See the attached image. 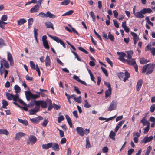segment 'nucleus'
Returning <instances> with one entry per match:
<instances>
[{"instance_id":"nucleus-26","label":"nucleus","mask_w":155,"mask_h":155,"mask_svg":"<svg viewBox=\"0 0 155 155\" xmlns=\"http://www.w3.org/2000/svg\"><path fill=\"white\" fill-rule=\"evenodd\" d=\"M27 22L26 20L24 18H21L17 21V25H21Z\"/></svg>"},{"instance_id":"nucleus-14","label":"nucleus","mask_w":155,"mask_h":155,"mask_svg":"<svg viewBox=\"0 0 155 155\" xmlns=\"http://www.w3.org/2000/svg\"><path fill=\"white\" fill-rule=\"evenodd\" d=\"M143 14H144L142 10H141L140 11H138L136 12L134 16L136 18H143L144 17Z\"/></svg>"},{"instance_id":"nucleus-54","label":"nucleus","mask_w":155,"mask_h":155,"mask_svg":"<svg viewBox=\"0 0 155 155\" xmlns=\"http://www.w3.org/2000/svg\"><path fill=\"white\" fill-rule=\"evenodd\" d=\"M106 61L110 65L111 67L113 66V63L109 58L107 57L105 58Z\"/></svg>"},{"instance_id":"nucleus-62","label":"nucleus","mask_w":155,"mask_h":155,"mask_svg":"<svg viewBox=\"0 0 155 155\" xmlns=\"http://www.w3.org/2000/svg\"><path fill=\"white\" fill-rule=\"evenodd\" d=\"M73 78L79 82L80 81H81V80H80V78H79V77L76 75H74L73 77Z\"/></svg>"},{"instance_id":"nucleus-21","label":"nucleus","mask_w":155,"mask_h":155,"mask_svg":"<svg viewBox=\"0 0 155 155\" xmlns=\"http://www.w3.org/2000/svg\"><path fill=\"white\" fill-rule=\"evenodd\" d=\"M51 64L50 59L49 57L47 55L45 59V65L46 66H49Z\"/></svg>"},{"instance_id":"nucleus-45","label":"nucleus","mask_w":155,"mask_h":155,"mask_svg":"<svg viewBox=\"0 0 155 155\" xmlns=\"http://www.w3.org/2000/svg\"><path fill=\"white\" fill-rule=\"evenodd\" d=\"M73 12V11L72 10H69L64 14H63L62 15V16H66V15H71Z\"/></svg>"},{"instance_id":"nucleus-49","label":"nucleus","mask_w":155,"mask_h":155,"mask_svg":"<svg viewBox=\"0 0 155 155\" xmlns=\"http://www.w3.org/2000/svg\"><path fill=\"white\" fill-rule=\"evenodd\" d=\"M64 117L63 115H61L58 118V121L59 123L63 120L64 119Z\"/></svg>"},{"instance_id":"nucleus-30","label":"nucleus","mask_w":155,"mask_h":155,"mask_svg":"<svg viewBox=\"0 0 155 155\" xmlns=\"http://www.w3.org/2000/svg\"><path fill=\"white\" fill-rule=\"evenodd\" d=\"M150 61V60H147L145 58H142L140 59V62L142 64H146Z\"/></svg>"},{"instance_id":"nucleus-2","label":"nucleus","mask_w":155,"mask_h":155,"mask_svg":"<svg viewBox=\"0 0 155 155\" xmlns=\"http://www.w3.org/2000/svg\"><path fill=\"white\" fill-rule=\"evenodd\" d=\"M76 131L79 135L81 136H83L85 134L87 135L90 132L89 129H85L84 130L82 127H78L76 129Z\"/></svg>"},{"instance_id":"nucleus-36","label":"nucleus","mask_w":155,"mask_h":155,"mask_svg":"<svg viewBox=\"0 0 155 155\" xmlns=\"http://www.w3.org/2000/svg\"><path fill=\"white\" fill-rule=\"evenodd\" d=\"M87 69L88 71V73L90 75V76L91 77V80L92 81H94V82H95V78L94 77L93 74L91 72V71L89 69H88L87 68Z\"/></svg>"},{"instance_id":"nucleus-48","label":"nucleus","mask_w":155,"mask_h":155,"mask_svg":"<svg viewBox=\"0 0 155 155\" xmlns=\"http://www.w3.org/2000/svg\"><path fill=\"white\" fill-rule=\"evenodd\" d=\"M108 38L111 41H113L114 40V38L113 36L109 32L108 35Z\"/></svg>"},{"instance_id":"nucleus-23","label":"nucleus","mask_w":155,"mask_h":155,"mask_svg":"<svg viewBox=\"0 0 155 155\" xmlns=\"http://www.w3.org/2000/svg\"><path fill=\"white\" fill-rule=\"evenodd\" d=\"M46 15L47 17H49L50 18H54L56 17V16L53 14L51 13L49 11H48L46 13Z\"/></svg>"},{"instance_id":"nucleus-29","label":"nucleus","mask_w":155,"mask_h":155,"mask_svg":"<svg viewBox=\"0 0 155 155\" xmlns=\"http://www.w3.org/2000/svg\"><path fill=\"white\" fill-rule=\"evenodd\" d=\"M144 14L146 13H150L152 12V10L149 8H144L142 9Z\"/></svg>"},{"instance_id":"nucleus-53","label":"nucleus","mask_w":155,"mask_h":155,"mask_svg":"<svg viewBox=\"0 0 155 155\" xmlns=\"http://www.w3.org/2000/svg\"><path fill=\"white\" fill-rule=\"evenodd\" d=\"M151 45L150 44H148L147 45L146 48H145V51H147L149 50H150V49L152 48H151Z\"/></svg>"},{"instance_id":"nucleus-56","label":"nucleus","mask_w":155,"mask_h":155,"mask_svg":"<svg viewBox=\"0 0 155 155\" xmlns=\"http://www.w3.org/2000/svg\"><path fill=\"white\" fill-rule=\"evenodd\" d=\"M78 48L79 50L81 51L84 52V53L87 54L88 53L87 51L85 49H84L82 47H78Z\"/></svg>"},{"instance_id":"nucleus-43","label":"nucleus","mask_w":155,"mask_h":155,"mask_svg":"<svg viewBox=\"0 0 155 155\" xmlns=\"http://www.w3.org/2000/svg\"><path fill=\"white\" fill-rule=\"evenodd\" d=\"M19 97V95L17 94H16L15 95H13L12 99L15 101H17V100H18Z\"/></svg>"},{"instance_id":"nucleus-32","label":"nucleus","mask_w":155,"mask_h":155,"mask_svg":"<svg viewBox=\"0 0 155 155\" xmlns=\"http://www.w3.org/2000/svg\"><path fill=\"white\" fill-rule=\"evenodd\" d=\"M111 88L108 89L106 90L105 91V96L106 98L108 97L111 94Z\"/></svg>"},{"instance_id":"nucleus-40","label":"nucleus","mask_w":155,"mask_h":155,"mask_svg":"<svg viewBox=\"0 0 155 155\" xmlns=\"http://www.w3.org/2000/svg\"><path fill=\"white\" fill-rule=\"evenodd\" d=\"M115 134H116L115 132L111 131L110 133L109 137L111 138L112 139L114 140H115V138L114 137L115 136Z\"/></svg>"},{"instance_id":"nucleus-61","label":"nucleus","mask_w":155,"mask_h":155,"mask_svg":"<svg viewBox=\"0 0 155 155\" xmlns=\"http://www.w3.org/2000/svg\"><path fill=\"white\" fill-rule=\"evenodd\" d=\"M150 125H147L145 128H144V133H146L148 132L149 129Z\"/></svg>"},{"instance_id":"nucleus-34","label":"nucleus","mask_w":155,"mask_h":155,"mask_svg":"<svg viewBox=\"0 0 155 155\" xmlns=\"http://www.w3.org/2000/svg\"><path fill=\"white\" fill-rule=\"evenodd\" d=\"M65 117L66 119L67 120V122L68 123L69 125L71 127H72V123L71 122V120L69 116L68 115H66L65 116Z\"/></svg>"},{"instance_id":"nucleus-57","label":"nucleus","mask_w":155,"mask_h":155,"mask_svg":"<svg viewBox=\"0 0 155 155\" xmlns=\"http://www.w3.org/2000/svg\"><path fill=\"white\" fill-rule=\"evenodd\" d=\"M71 52L74 55L75 57L77 58V60L80 61H81V60L79 58L78 55L75 52H74L73 51H72Z\"/></svg>"},{"instance_id":"nucleus-20","label":"nucleus","mask_w":155,"mask_h":155,"mask_svg":"<svg viewBox=\"0 0 155 155\" xmlns=\"http://www.w3.org/2000/svg\"><path fill=\"white\" fill-rule=\"evenodd\" d=\"M126 53L127 54L126 57L127 58V59H130L132 58V56L133 54V51H126Z\"/></svg>"},{"instance_id":"nucleus-12","label":"nucleus","mask_w":155,"mask_h":155,"mask_svg":"<svg viewBox=\"0 0 155 155\" xmlns=\"http://www.w3.org/2000/svg\"><path fill=\"white\" fill-rule=\"evenodd\" d=\"M131 34L132 36H133V39L134 40V44L136 45L137 42L138 41L139 39L138 36L137 35V34L131 32Z\"/></svg>"},{"instance_id":"nucleus-6","label":"nucleus","mask_w":155,"mask_h":155,"mask_svg":"<svg viewBox=\"0 0 155 155\" xmlns=\"http://www.w3.org/2000/svg\"><path fill=\"white\" fill-rule=\"evenodd\" d=\"M117 104L118 102L117 101L115 100H113L110 103V106L108 108V110L111 111L113 110H115L116 109Z\"/></svg>"},{"instance_id":"nucleus-58","label":"nucleus","mask_w":155,"mask_h":155,"mask_svg":"<svg viewBox=\"0 0 155 155\" xmlns=\"http://www.w3.org/2000/svg\"><path fill=\"white\" fill-rule=\"evenodd\" d=\"M35 70L38 72V75L40 76L41 74L40 71L37 65H36V67H35Z\"/></svg>"},{"instance_id":"nucleus-8","label":"nucleus","mask_w":155,"mask_h":155,"mask_svg":"<svg viewBox=\"0 0 155 155\" xmlns=\"http://www.w3.org/2000/svg\"><path fill=\"white\" fill-rule=\"evenodd\" d=\"M117 54L119 56L118 59L124 63L126 62V60L124 58V57L126 56V54L123 52H117Z\"/></svg>"},{"instance_id":"nucleus-47","label":"nucleus","mask_w":155,"mask_h":155,"mask_svg":"<svg viewBox=\"0 0 155 155\" xmlns=\"http://www.w3.org/2000/svg\"><path fill=\"white\" fill-rule=\"evenodd\" d=\"M43 44L45 49H48L49 48V46L47 41L43 42Z\"/></svg>"},{"instance_id":"nucleus-38","label":"nucleus","mask_w":155,"mask_h":155,"mask_svg":"<svg viewBox=\"0 0 155 155\" xmlns=\"http://www.w3.org/2000/svg\"><path fill=\"white\" fill-rule=\"evenodd\" d=\"M86 148H90L92 147L90 144L88 137H87L86 138Z\"/></svg>"},{"instance_id":"nucleus-39","label":"nucleus","mask_w":155,"mask_h":155,"mask_svg":"<svg viewBox=\"0 0 155 155\" xmlns=\"http://www.w3.org/2000/svg\"><path fill=\"white\" fill-rule=\"evenodd\" d=\"M2 61H3V63L5 67L7 69L9 68V66L7 61L5 59H3Z\"/></svg>"},{"instance_id":"nucleus-16","label":"nucleus","mask_w":155,"mask_h":155,"mask_svg":"<svg viewBox=\"0 0 155 155\" xmlns=\"http://www.w3.org/2000/svg\"><path fill=\"white\" fill-rule=\"evenodd\" d=\"M143 83V81L141 79L140 80L137 81L136 85V90L137 91H138L140 90Z\"/></svg>"},{"instance_id":"nucleus-37","label":"nucleus","mask_w":155,"mask_h":155,"mask_svg":"<svg viewBox=\"0 0 155 155\" xmlns=\"http://www.w3.org/2000/svg\"><path fill=\"white\" fill-rule=\"evenodd\" d=\"M33 22V19L32 18H29L28 20V28H30Z\"/></svg>"},{"instance_id":"nucleus-50","label":"nucleus","mask_w":155,"mask_h":155,"mask_svg":"<svg viewBox=\"0 0 155 155\" xmlns=\"http://www.w3.org/2000/svg\"><path fill=\"white\" fill-rule=\"evenodd\" d=\"M74 101L78 103H80L81 102V96H79L78 97H76Z\"/></svg>"},{"instance_id":"nucleus-10","label":"nucleus","mask_w":155,"mask_h":155,"mask_svg":"<svg viewBox=\"0 0 155 155\" xmlns=\"http://www.w3.org/2000/svg\"><path fill=\"white\" fill-rule=\"evenodd\" d=\"M152 136H150L149 137L147 136L145 137L142 140L141 142V143H144L146 144L148 142L151 141L153 139Z\"/></svg>"},{"instance_id":"nucleus-64","label":"nucleus","mask_w":155,"mask_h":155,"mask_svg":"<svg viewBox=\"0 0 155 155\" xmlns=\"http://www.w3.org/2000/svg\"><path fill=\"white\" fill-rule=\"evenodd\" d=\"M150 51L153 56L155 55V48L153 47L150 49Z\"/></svg>"},{"instance_id":"nucleus-3","label":"nucleus","mask_w":155,"mask_h":155,"mask_svg":"<svg viewBox=\"0 0 155 155\" xmlns=\"http://www.w3.org/2000/svg\"><path fill=\"white\" fill-rule=\"evenodd\" d=\"M126 61V62H127L128 64L130 65L134 66L135 71L136 72H138V66L136 64L134 59L132 58L130 59H127Z\"/></svg>"},{"instance_id":"nucleus-41","label":"nucleus","mask_w":155,"mask_h":155,"mask_svg":"<svg viewBox=\"0 0 155 155\" xmlns=\"http://www.w3.org/2000/svg\"><path fill=\"white\" fill-rule=\"evenodd\" d=\"M6 45L3 40L2 38H0V48H1L2 47Z\"/></svg>"},{"instance_id":"nucleus-9","label":"nucleus","mask_w":155,"mask_h":155,"mask_svg":"<svg viewBox=\"0 0 155 155\" xmlns=\"http://www.w3.org/2000/svg\"><path fill=\"white\" fill-rule=\"evenodd\" d=\"M25 133L21 132L17 133L15 134V139L16 140H19L22 137L25 136Z\"/></svg>"},{"instance_id":"nucleus-28","label":"nucleus","mask_w":155,"mask_h":155,"mask_svg":"<svg viewBox=\"0 0 155 155\" xmlns=\"http://www.w3.org/2000/svg\"><path fill=\"white\" fill-rule=\"evenodd\" d=\"M51 147V143L46 144H43L42 145V148L43 149H47Z\"/></svg>"},{"instance_id":"nucleus-31","label":"nucleus","mask_w":155,"mask_h":155,"mask_svg":"<svg viewBox=\"0 0 155 155\" xmlns=\"http://www.w3.org/2000/svg\"><path fill=\"white\" fill-rule=\"evenodd\" d=\"M18 120L20 123H22L25 126H27L28 125V122L25 120H22L18 118Z\"/></svg>"},{"instance_id":"nucleus-35","label":"nucleus","mask_w":155,"mask_h":155,"mask_svg":"<svg viewBox=\"0 0 155 155\" xmlns=\"http://www.w3.org/2000/svg\"><path fill=\"white\" fill-rule=\"evenodd\" d=\"M0 134H5L8 135L9 134V132L6 129H0Z\"/></svg>"},{"instance_id":"nucleus-59","label":"nucleus","mask_w":155,"mask_h":155,"mask_svg":"<svg viewBox=\"0 0 155 155\" xmlns=\"http://www.w3.org/2000/svg\"><path fill=\"white\" fill-rule=\"evenodd\" d=\"M155 110V104L152 105L150 107V111L151 112H153Z\"/></svg>"},{"instance_id":"nucleus-4","label":"nucleus","mask_w":155,"mask_h":155,"mask_svg":"<svg viewBox=\"0 0 155 155\" xmlns=\"http://www.w3.org/2000/svg\"><path fill=\"white\" fill-rule=\"evenodd\" d=\"M37 138L34 136L31 135L28 137L27 140V144L28 145H33L35 144L37 141Z\"/></svg>"},{"instance_id":"nucleus-18","label":"nucleus","mask_w":155,"mask_h":155,"mask_svg":"<svg viewBox=\"0 0 155 155\" xmlns=\"http://www.w3.org/2000/svg\"><path fill=\"white\" fill-rule=\"evenodd\" d=\"M43 119V118L41 117H38L36 118L30 119V120L33 123H37Z\"/></svg>"},{"instance_id":"nucleus-13","label":"nucleus","mask_w":155,"mask_h":155,"mask_svg":"<svg viewBox=\"0 0 155 155\" xmlns=\"http://www.w3.org/2000/svg\"><path fill=\"white\" fill-rule=\"evenodd\" d=\"M7 59L10 62V65L13 66L14 65V63L13 61L12 56L10 52L8 53Z\"/></svg>"},{"instance_id":"nucleus-1","label":"nucleus","mask_w":155,"mask_h":155,"mask_svg":"<svg viewBox=\"0 0 155 155\" xmlns=\"http://www.w3.org/2000/svg\"><path fill=\"white\" fill-rule=\"evenodd\" d=\"M154 65L153 64L150 63L143 66L142 68V73H144L146 72L147 75L151 74L154 71Z\"/></svg>"},{"instance_id":"nucleus-52","label":"nucleus","mask_w":155,"mask_h":155,"mask_svg":"<svg viewBox=\"0 0 155 155\" xmlns=\"http://www.w3.org/2000/svg\"><path fill=\"white\" fill-rule=\"evenodd\" d=\"M48 121L47 119H45L43 121V122L42 124V125L44 127H45L47 125L48 123Z\"/></svg>"},{"instance_id":"nucleus-63","label":"nucleus","mask_w":155,"mask_h":155,"mask_svg":"<svg viewBox=\"0 0 155 155\" xmlns=\"http://www.w3.org/2000/svg\"><path fill=\"white\" fill-rule=\"evenodd\" d=\"M113 22L114 24V25L115 26V27L117 28L119 27V25H118V24L116 20L114 19L113 20Z\"/></svg>"},{"instance_id":"nucleus-55","label":"nucleus","mask_w":155,"mask_h":155,"mask_svg":"<svg viewBox=\"0 0 155 155\" xmlns=\"http://www.w3.org/2000/svg\"><path fill=\"white\" fill-rule=\"evenodd\" d=\"M101 68L102 69V70L103 71V72L105 74V75L107 77L108 76V74H107V71L106 70V69H105V68H104L102 67H101Z\"/></svg>"},{"instance_id":"nucleus-27","label":"nucleus","mask_w":155,"mask_h":155,"mask_svg":"<svg viewBox=\"0 0 155 155\" xmlns=\"http://www.w3.org/2000/svg\"><path fill=\"white\" fill-rule=\"evenodd\" d=\"M124 75L125 76V77L124 78L123 81L124 82H125L130 77V74L126 70Z\"/></svg>"},{"instance_id":"nucleus-19","label":"nucleus","mask_w":155,"mask_h":155,"mask_svg":"<svg viewBox=\"0 0 155 155\" xmlns=\"http://www.w3.org/2000/svg\"><path fill=\"white\" fill-rule=\"evenodd\" d=\"M25 94L27 100H29L31 98L32 93L30 91H25Z\"/></svg>"},{"instance_id":"nucleus-33","label":"nucleus","mask_w":155,"mask_h":155,"mask_svg":"<svg viewBox=\"0 0 155 155\" xmlns=\"http://www.w3.org/2000/svg\"><path fill=\"white\" fill-rule=\"evenodd\" d=\"M14 88L16 94L19 93L21 91V88L18 85H15L14 86Z\"/></svg>"},{"instance_id":"nucleus-5","label":"nucleus","mask_w":155,"mask_h":155,"mask_svg":"<svg viewBox=\"0 0 155 155\" xmlns=\"http://www.w3.org/2000/svg\"><path fill=\"white\" fill-rule=\"evenodd\" d=\"M34 102L35 103V105L39 107V109L40 108V105L41 107L44 108H46L47 107V104L46 102L43 101L34 100Z\"/></svg>"},{"instance_id":"nucleus-60","label":"nucleus","mask_w":155,"mask_h":155,"mask_svg":"<svg viewBox=\"0 0 155 155\" xmlns=\"http://www.w3.org/2000/svg\"><path fill=\"white\" fill-rule=\"evenodd\" d=\"M8 17L6 15H3L1 18L2 21H5L7 20Z\"/></svg>"},{"instance_id":"nucleus-25","label":"nucleus","mask_w":155,"mask_h":155,"mask_svg":"<svg viewBox=\"0 0 155 155\" xmlns=\"http://www.w3.org/2000/svg\"><path fill=\"white\" fill-rule=\"evenodd\" d=\"M141 122L142 123L144 126L150 125V123L148 121L146 120L145 117H144L141 120Z\"/></svg>"},{"instance_id":"nucleus-15","label":"nucleus","mask_w":155,"mask_h":155,"mask_svg":"<svg viewBox=\"0 0 155 155\" xmlns=\"http://www.w3.org/2000/svg\"><path fill=\"white\" fill-rule=\"evenodd\" d=\"M52 149L55 151H58L59 150V147L58 144L56 143H51V147Z\"/></svg>"},{"instance_id":"nucleus-42","label":"nucleus","mask_w":155,"mask_h":155,"mask_svg":"<svg viewBox=\"0 0 155 155\" xmlns=\"http://www.w3.org/2000/svg\"><path fill=\"white\" fill-rule=\"evenodd\" d=\"M2 104H3V107L4 108H6V106L8 105V103L5 100H3L2 101Z\"/></svg>"},{"instance_id":"nucleus-46","label":"nucleus","mask_w":155,"mask_h":155,"mask_svg":"<svg viewBox=\"0 0 155 155\" xmlns=\"http://www.w3.org/2000/svg\"><path fill=\"white\" fill-rule=\"evenodd\" d=\"M13 95L12 94L7 93L6 94V96L8 99L11 100L12 99Z\"/></svg>"},{"instance_id":"nucleus-17","label":"nucleus","mask_w":155,"mask_h":155,"mask_svg":"<svg viewBox=\"0 0 155 155\" xmlns=\"http://www.w3.org/2000/svg\"><path fill=\"white\" fill-rule=\"evenodd\" d=\"M39 8V6L38 4L36 5L34 7L31 8L30 10L31 13H35L38 12Z\"/></svg>"},{"instance_id":"nucleus-22","label":"nucleus","mask_w":155,"mask_h":155,"mask_svg":"<svg viewBox=\"0 0 155 155\" xmlns=\"http://www.w3.org/2000/svg\"><path fill=\"white\" fill-rule=\"evenodd\" d=\"M45 25L47 28H51L53 30L54 29L53 24L51 22H47L45 23Z\"/></svg>"},{"instance_id":"nucleus-44","label":"nucleus","mask_w":155,"mask_h":155,"mask_svg":"<svg viewBox=\"0 0 155 155\" xmlns=\"http://www.w3.org/2000/svg\"><path fill=\"white\" fill-rule=\"evenodd\" d=\"M70 0H64L63 1L61 2V5H68L70 2Z\"/></svg>"},{"instance_id":"nucleus-11","label":"nucleus","mask_w":155,"mask_h":155,"mask_svg":"<svg viewBox=\"0 0 155 155\" xmlns=\"http://www.w3.org/2000/svg\"><path fill=\"white\" fill-rule=\"evenodd\" d=\"M39 110V107L35 105L34 108L29 110V112L30 114L32 115H34L37 112H38Z\"/></svg>"},{"instance_id":"nucleus-51","label":"nucleus","mask_w":155,"mask_h":155,"mask_svg":"<svg viewBox=\"0 0 155 155\" xmlns=\"http://www.w3.org/2000/svg\"><path fill=\"white\" fill-rule=\"evenodd\" d=\"M30 64L31 68L32 69H35V64L33 61H30Z\"/></svg>"},{"instance_id":"nucleus-7","label":"nucleus","mask_w":155,"mask_h":155,"mask_svg":"<svg viewBox=\"0 0 155 155\" xmlns=\"http://www.w3.org/2000/svg\"><path fill=\"white\" fill-rule=\"evenodd\" d=\"M48 36L49 37L55 41L57 43H60V44L62 45L64 48H65L66 47L64 43L62 40L58 38L56 36H52L50 35H49Z\"/></svg>"},{"instance_id":"nucleus-24","label":"nucleus","mask_w":155,"mask_h":155,"mask_svg":"<svg viewBox=\"0 0 155 155\" xmlns=\"http://www.w3.org/2000/svg\"><path fill=\"white\" fill-rule=\"evenodd\" d=\"M124 120H122V121L120 122L118 125L116 126L115 129V132H117L119 129V128L122 125V124L124 122Z\"/></svg>"}]
</instances>
